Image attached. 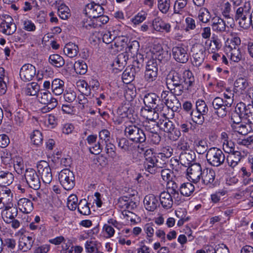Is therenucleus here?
<instances>
[{"instance_id": "9b49d317", "label": "nucleus", "mask_w": 253, "mask_h": 253, "mask_svg": "<svg viewBox=\"0 0 253 253\" xmlns=\"http://www.w3.org/2000/svg\"><path fill=\"white\" fill-rule=\"evenodd\" d=\"M102 2L100 3H96L94 2H91L86 5L84 9L85 14L90 18L95 19L104 14V9L101 5Z\"/></svg>"}, {"instance_id": "9d476101", "label": "nucleus", "mask_w": 253, "mask_h": 253, "mask_svg": "<svg viewBox=\"0 0 253 253\" xmlns=\"http://www.w3.org/2000/svg\"><path fill=\"white\" fill-rule=\"evenodd\" d=\"M37 169L39 173L41 174L42 181L45 184H50L52 180L51 169L47 162L41 161L37 164Z\"/></svg>"}, {"instance_id": "bf43d9fd", "label": "nucleus", "mask_w": 253, "mask_h": 253, "mask_svg": "<svg viewBox=\"0 0 253 253\" xmlns=\"http://www.w3.org/2000/svg\"><path fill=\"white\" fill-rule=\"evenodd\" d=\"M155 225L153 223H147L144 227V231L147 234V239L149 240V242H152L151 238L153 236L154 233V228Z\"/></svg>"}, {"instance_id": "4c0bfd02", "label": "nucleus", "mask_w": 253, "mask_h": 253, "mask_svg": "<svg viewBox=\"0 0 253 253\" xmlns=\"http://www.w3.org/2000/svg\"><path fill=\"white\" fill-rule=\"evenodd\" d=\"M194 186L190 182L183 183L180 186V192L183 196L188 197L194 191Z\"/></svg>"}, {"instance_id": "6e6552de", "label": "nucleus", "mask_w": 253, "mask_h": 253, "mask_svg": "<svg viewBox=\"0 0 253 253\" xmlns=\"http://www.w3.org/2000/svg\"><path fill=\"white\" fill-rule=\"evenodd\" d=\"M230 101H224L223 98L220 97L214 98L212 101V106L215 110V114L220 118L225 117L230 108Z\"/></svg>"}, {"instance_id": "4468645a", "label": "nucleus", "mask_w": 253, "mask_h": 253, "mask_svg": "<svg viewBox=\"0 0 253 253\" xmlns=\"http://www.w3.org/2000/svg\"><path fill=\"white\" fill-rule=\"evenodd\" d=\"M176 95L173 93L168 95L166 91H163L162 94V97L164 96V99L165 100L164 104H165L173 112H176L181 108V103L176 98Z\"/></svg>"}, {"instance_id": "412c9836", "label": "nucleus", "mask_w": 253, "mask_h": 253, "mask_svg": "<svg viewBox=\"0 0 253 253\" xmlns=\"http://www.w3.org/2000/svg\"><path fill=\"white\" fill-rule=\"evenodd\" d=\"M144 204L147 210L153 211L157 208L158 200L153 194H149L145 197Z\"/></svg>"}, {"instance_id": "423d86ee", "label": "nucleus", "mask_w": 253, "mask_h": 253, "mask_svg": "<svg viewBox=\"0 0 253 253\" xmlns=\"http://www.w3.org/2000/svg\"><path fill=\"white\" fill-rule=\"evenodd\" d=\"M143 102L146 108L160 112L162 111L165 107L164 102L157 94L153 92L144 93Z\"/></svg>"}, {"instance_id": "bb28decb", "label": "nucleus", "mask_w": 253, "mask_h": 253, "mask_svg": "<svg viewBox=\"0 0 253 253\" xmlns=\"http://www.w3.org/2000/svg\"><path fill=\"white\" fill-rule=\"evenodd\" d=\"M14 180V175L10 172L0 171V186L5 187L11 184Z\"/></svg>"}, {"instance_id": "e2e57ef3", "label": "nucleus", "mask_w": 253, "mask_h": 253, "mask_svg": "<svg viewBox=\"0 0 253 253\" xmlns=\"http://www.w3.org/2000/svg\"><path fill=\"white\" fill-rule=\"evenodd\" d=\"M158 76V71L146 70L145 72V79L148 82L155 81Z\"/></svg>"}, {"instance_id": "aec40b11", "label": "nucleus", "mask_w": 253, "mask_h": 253, "mask_svg": "<svg viewBox=\"0 0 253 253\" xmlns=\"http://www.w3.org/2000/svg\"><path fill=\"white\" fill-rule=\"evenodd\" d=\"M158 111L150 108H142L141 110V115L145 118L147 121H150L152 123H156L158 120L159 114Z\"/></svg>"}, {"instance_id": "f704fd0d", "label": "nucleus", "mask_w": 253, "mask_h": 253, "mask_svg": "<svg viewBox=\"0 0 253 253\" xmlns=\"http://www.w3.org/2000/svg\"><path fill=\"white\" fill-rule=\"evenodd\" d=\"M128 41V38L124 36H116L114 43L111 44V47L114 48V47L113 46L114 45L117 50H121L125 47L126 44L127 45Z\"/></svg>"}, {"instance_id": "603ef678", "label": "nucleus", "mask_w": 253, "mask_h": 253, "mask_svg": "<svg viewBox=\"0 0 253 253\" xmlns=\"http://www.w3.org/2000/svg\"><path fill=\"white\" fill-rule=\"evenodd\" d=\"M188 0H176L173 7V12L175 14H182V9L186 6Z\"/></svg>"}, {"instance_id": "6ab92c4d", "label": "nucleus", "mask_w": 253, "mask_h": 253, "mask_svg": "<svg viewBox=\"0 0 253 253\" xmlns=\"http://www.w3.org/2000/svg\"><path fill=\"white\" fill-rule=\"evenodd\" d=\"M215 173L212 169H206L203 171L202 180L203 183L206 185H213L215 180Z\"/></svg>"}, {"instance_id": "f03ea898", "label": "nucleus", "mask_w": 253, "mask_h": 253, "mask_svg": "<svg viewBox=\"0 0 253 253\" xmlns=\"http://www.w3.org/2000/svg\"><path fill=\"white\" fill-rule=\"evenodd\" d=\"M144 167L145 170L154 174L160 168H165L168 160L160 152H156L153 148L146 150L144 153Z\"/></svg>"}, {"instance_id": "a18cd8bd", "label": "nucleus", "mask_w": 253, "mask_h": 253, "mask_svg": "<svg viewBox=\"0 0 253 253\" xmlns=\"http://www.w3.org/2000/svg\"><path fill=\"white\" fill-rule=\"evenodd\" d=\"M205 50L203 49H200L198 52L193 53V63L194 65L199 67L204 62L205 55L204 54Z\"/></svg>"}, {"instance_id": "4be33fe9", "label": "nucleus", "mask_w": 253, "mask_h": 253, "mask_svg": "<svg viewBox=\"0 0 253 253\" xmlns=\"http://www.w3.org/2000/svg\"><path fill=\"white\" fill-rule=\"evenodd\" d=\"M172 196L169 192L163 191L159 196L160 203L162 206L165 209H170L173 205Z\"/></svg>"}, {"instance_id": "4d7b16f0", "label": "nucleus", "mask_w": 253, "mask_h": 253, "mask_svg": "<svg viewBox=\"0 0 253 253\" xmlns=\"http://www.w3.org/2000/svg\"><path fill=\"white\" fill-rule=\"evenodd\" d=\"M157 56V59L160 62L165 63L170 59L171 54L168 51L162 49L161 51L158 52Z\"/></svg>"}, {"instance_id": "1a4fd4ad", "label": "nucleus", "mask_w": 253, "mask_h": 253, "mask_svg": "<svg viewBox=\"0 0 253 253\" xmlns=\"http://www.w3.org/2000/svg\"><path fill=\"white\" fill-rule=\"evenodd\" d=\"M25 178L29 187L34 190L40 188L41 182L39 176L33 169H27L25 170Z\"/></svg>"}, {"instance_id": "f8f14e48", "label": "nucleus", "mask_w": 253, "mask_h": 253, "mask_svg": "<svg viewBox=\"0 0 253 253\" xmlns=\"http://www.w3.org/2000/svg\"><path fill=\"white\" fill-rule=\"evenodd\" d=\"M36 74V69L31 64H25L22 66L20 70V79L25 82L32 81Z\"/></svg>"}, {"instance_id": "2eb2a0df", "label": "nucleus", "mask_w": 253, "mask_h": 253, "mask_svg": "<svg viewBox=\"0 0 253 253\" xmlns=\"http://www.w3.org/2000/svg\"><path fill=\"white\" fill-rule=\"evenodd\" d=\"M39 101L42 104L51 103V108H55L57 105L56 99L53 97L51 93L47 90L41 89L37 94Z\"/></svg>"}, {"instance_id": "f257e3e1", "label": "nucleus", "mask_w": 253, "mask_h": 253, "mask_svg": "<svg viewBox=\"0 0 253 253\" xmlns=\"http://www.w3.org/2000/svg\"><path fill=\"white\" fill-rule=\"evenodd\" d=\"M167 85L171 92L177 96L181 95L185 89L193 86L194 77L191 72L172 71L167 77Z\"/></svg>"}, {"instance_id": "0eeeda50", "label": "nucleus", "mask_w": 253, "mask_h": 253, "mask_svg": "<svg viewBox=\"0 0 253 253\" xmlns=\"http://www.w3.org/2000/svg\"><path fill=\"white\" fill-rule=\"evenodd\" d=\"M59 180L66 190L72 189L75 185V177L73 172L68 169H62L59 173Z\"/></svg>"}, {"instance_id": "5701e85b", "label": "nucleus", "mask_w": 253, "mask_h": 253, "mask_svg": "<svg viewBox=\"0 0 253 253\" xmlns=\"http://www.w3.org/2000/svg\"><path fill=\"white\" fill-rule=\"evenodd\" d=\"M18 205L19 210L25 213L31 212L34 208L32 202L27 198L20 199L18 202Z\"/></svg>"}, {"instance_id": "69168bd1", "label": "nucleus", "mask_w": 253, "mask_h": 253, "mask_svg": "<svg viewBox=\"0 0 253 253\" xmlns=\"http://www.w3.org/2000/svg\"><path fill=\"white\" fill-rule=\"evenodd\" d=\"M181 136V131L179 128H175V127L168 133V137L172 141H175L178 139Z\"/></svg>"}, {"instance_id": "72a5a7b5", "label": "nucleus", "mask_w": 253, "mask_h": 253, "mask_svg": "<svg viewBox=\"0 0 253 253\" xmlns=\"http://www.w3.org/2000/svg\"><path fill=\"white\" fill-rule=\"evenodd\" d=\"M23 91L26 95L34 96L38 94L40 91V87L38 83L32 82L27 84Z\"/></svg>"}, {"instance_id": "864d4df0", "label": "nucleus", "mask_w": 253, "mask_h": 253, "mask_svg": "<svg viewBox=\"0 0 253 253\" xmlns=\"http://www.w3.org/2000/svg\"><path fill=\"white\" fill-rule=\"evenodd\" d=\"M70 9L65 4H61L58 8L59 16L64 20L67 19L70 16Z\"/></svg>"}, {"instance_id": "13d9d810", "label": "nucleus", "mask_w": 253, "mask_h": 253, "mask_svg": "<svg viewBox=\"0 0 253 253\" xmlns=\"http://www.w3.org/2000/svg\"><path fill=\"white\" fill-rule=\"evenodd\" d=\"M196 110L203 114L206 115L209 108L206 102L203 100H198L196 102Z\"/></svg>"}, {"instance_id": "09e8293b", "label": "nucleus", "mask_w": 253, "mask_h": 253, "mask_svg": "<svg viewBox=\"0 0 253 253\" xmlns=\"http://www.w3.org/2000/svg\"><path fill=\"white\" fill-rule=\"evenodd\" d=\"M190 115L191 117L192 120L198 125H202L203 124L205 121V118L204 117L205 114L201 113L197 110L196 111H192L190 112Z\"/></svg>"}, {"instance_id": "ddd939ff", "label": "nucleus", "mask_w": 253, "mask_h": 253, "mask_svg": "<svg viewBox=\"0 0 253 253\" xmlns=\"http://www.w3.org/2000/svg\"><path fill=\"white\" fill-rule=\"evenodd\" d=\"M202 167L200 164H191L187 169V175L191 179V181L194 183L199 181L201 177L202 178Z\"/></svg>"}, {"instance_id": "0e129e2a", "label": "nucleus", "mask_w": 253, "mask_h": 253, "mask_svg": "<svg viewBox=\"0 0 253 253\" xmlns=\"http://www.w3.org/2000/svg\"><path fill=\"white\" fill-rule=\"evenodd\" d=\"M210 13L207 9H201L199 11L198 18L200 21L203 23H207L210 19Z\"/></svg>"}, {"instance_id": "6e6d98bb", "label": "nucleus", "mask_w": 253, "mask_h": 253, "mask_svg": "<svg viewBox=\"0 0 253 253\" xmlns=\"http://www.w3.org/2000/svg\"><path fill=\"white\" fill-rule=\"evenodd\" d=\"M230 58L234 62H238L242 59V54L238 47H231Z\"/></svg>"}, {"instance_id": "a211bd4d", "label": "nucleus", "mask_w": 253, "mask_h": 253, "mask_svg": "<svg viewBox=\"0 0 253 253\" xmlns=\"http://www.w3.org/2000/svg\"><path fill=\"white\" fill-rule=\"evenodd\" d=\"M196 158V155L194 151H182L179 157L180 163L185 167H189L191 163Z\"/></svg>"}, {"instance_id": "8fccbe9b", "label": "nucleus", "mask_w": 253, "mask_h": 253, "mask_svg": "<svg viewBox=\"0 0 253 253\" xmlns=\"http://www.w3.org/2000/svg\"><path fill=\"white\" fill-rule=\"evenodd\" d=\"M153 25L154 29L158 31L165 30L167 32H169L170 30V25L169 23L164 22L162 20L157 21L155 20V21L153 22Z\"/></svg>"}, {"instance_id": "b1692460", "label": "nucleus", "mask_w": 253, "mask_h": 253, "mask_svg": "<svg viewBox=\"0 0 253 253\" xmlns=\"http://www.w3.org/2000/svg\"><path fill=\"white\" fill-rule=\"evenodd\" d=\"M51 89L55 95L62 94L64 90V81L59 79H55L51 84Z\"/></svg>"}, {"instance_id": "58836bf2", "label": "nucleus", "mask_w": 253, "mask_h": 253, "mask_svg": "<svg viewBox=\"0 0 253 253\" xmlns=\"http://www.w3.org/2000/svg\"><path fill=\"white\" fill-rule=\"evenodd\" d=\"M16 29L17 27L15 23L0 24V31L5 35H12L15 32Z\"/></svg>"}, {"instance_id": "338daca9", "label": "nucleus", "mask_w": 253, "mask_h": 253, "mask_svg": "<svg viewBox=\"0 0 253 253\" xmlns=\"http://www.w3.org/2000/svg\"><path fill=\"white\" fill-rule=\"evenodd\" d=\"M161 125L164 126V131L168 133L170 132L172 129L175 127L172 122L167 118L161 122Z\"/></svg>"}, {"instance_id": "052dcab7", "label": "nucleus", "mask_w": 253, "mask_h": 253, "mask_svg": "<svg viewBox=\"0 0 253 253\" xmlns=\"http://www.w3.org/2000/svg\"><path fill=\"white\" fill-rule=\"evenodd\" d=\"M231 4L229 2H225L224 5V8L222 11V14L225 18L227 20H229V21L233 23L234 18L232 17L230 15V12L231 9Z\"/></svg>"}, {"instance_id": "c03bdc74", "label": "nucleus", "mask_w": 253, "mask_h": 253, "mask_svg": "<svg viewBox=\"0 0 253 253\" xmlns=\"http://www.w3.org/2000/svg\"><path fill=\"white\" fill-rule=\"evenodd\" d=\"M139 43L137 41L133 40L127 43L126 52L130 53L133 56H134L136 53L138 52L139 49Z\"/></svg>"}, {"instance_id": "5fc2aeb1", "label": "nucleus", "mask_w": 253, "mask_h": 253, "mask_svg": "<svg viewBox=\"0 0 253 253\" xmlns=\"http://www.w3.org/2000/svg\"><path fill=\"white\" fill-rule=\"evenodd\" d=\"M105 152L106 154L111 158L115 159L117 156L116 152V146L112 143L108 142L105 143Z\"/></svg>"}, {"instance_id": "473e14b6", "label": "nucleus", "mask_w": 253, "mask_h": 253, "mask_svg": "<svg viewBox=\"0 0 253 253\" xmlns=\"http://www.w3.org/2000/svg\"><path fill=\"white\" fill-rule=\"evenodd\" d=\"M179 191H180V187L178 184L173 180H170L167 183V191L169 194L175 198L179 197Z\"/></svg>"}, {"instance_id": "a19ab883", "label": "nucleus", "mask_w": 253, "mask_h": 253, "mask_svg": "<svg viewBox=\"0 0 253 253\" xmlns=\"http://www.w3.org/2000/svg\"><path fill=\"white\" fill-rule=\"evenodd\" d=\"M49 62L56 67H61L65 64L63 58L59 54H52L49 57Z\"/></svg>"}, {"instance_id": "c9c22d12", "label": "nucleus", "mask_w": 253, "mask_h": 253, "mask_svg": "<svg viewBox=\"0 0 253 253\" xmlns=\"http://www.w3.org/2000/svg\"><path fill=\"white\" fill-rule=\"evenodd\" d=\"M250 105H248L247 106L245 103L240 102L237 104L235 111L238 112V114L242 119L246 120L248 113L250 111Z\"/></svg>"}, {"instance_id": "774afa93", "label": "nucleus", "mask_w": 253, "mask_h": 253, "mask_svg": "<svg viewBox=\"0 0 253 253\" xmlns=\"http://www.w3.org/2000/svg\"><path fill=\"white\" fill-rule=\"evenodd\" d=\"M116 36L112 35L110 31L106 32L102 36V40L106 44L114 43Z\"/></svg>"}, {"instance_id": "20e7f679", "label": "nucleus", "mask_w": 253, "mask_h": 253, "mask_svg": "<svg viewBox=\"0 0 253 253\" xmlns=\"http://www.w3.org/2000/svg\"><path fill=\"white\" fill-rule=\"evenodd\" d=\"M252 6L250 1H246L243 4L237 8L235 12L234 20L238 21L240 26L243 28L246 23H248L252 12Z\"/></svg>"}, {"instance_id": "c756f323", "label": "nucleus", "mask_w": 253, "mask_h": 253, "mask_svg": "<svg viewBox=\"0 0 253 253\" xmlns=\"http://www.w3.org/2000/svg\"><path fill=\"white\" fill-rule=\"evenodd\" d=\"M194 147L196 151L199 154H203L207 152L208 145L206 139H198L194 142Z\"/></svg>"}, {"instance_id": "7ed1b4c3", "label": "nucleus", "mask_w": 253, "mask_h": 253, "mask_svg": "<svg viewBox=\"0 0 253 253\" xmlns=\"http://www.w3.org/2000/svg\"><path fill=\"white\" fill-rule=\"evenodd\" d=\"M125 136L130 141L141 144L146 140V136L143 130L134 125L126 126L124 130Z\"/></svg>"}, {"instance_id": "3c124183", "label": "nucleus", "mask_w": 253, "mask_h": 253, "mask_svg": "<svg viewBox=\"0 0 253 253\" xmlns=\"http://www.w3.org/2000/svg\"><path fill=\"white\" fill-rule=\"evenodd\" d=\"M14 168L16 172L21 174L23 173L24 170V164L23 159L21 157H16L14 160Z\"/></svg>"}, {"instance_id": "dca6fc26", "label": "nucleus", "mask_w": 253, "mask_h": 253, "mask_svg": "<svg viewBox=\"0 0 253 253\" xmlns=\"http://www.w3.org/2000/svg\"><path fill=\"white\" fill-rule=\"evenodd\" d=\"M172 52L173 58L177 62L184 63L188 61L189 55L186 48L175 46L172 48Z\"/></svg>"}, {"instance_id": "79ce46f5", "label": "nucleus", "mask_w": 253, "mask_h": 253, "mask_svg": "<svg viewBox=\"0 0 253 253\" xmlns=\"http://www.w3.org/2000/svg\"><path fill=\"white\" fill-rule=\"evenodd\" d=\"M234 88L237 91L242 92L249 86L248 81L243 78H239L234 82Z\"/></svg>"}, {"instance_id": "37998d69", "label": "nucleus", "mask_w": 253, "mask_h": 253, "mask_svg": "<svg viewBox=\"0 0 253 253\" xmlns=\"http://www.w3.org/2000/svg\"><path fill=\"white\" fill-rule=\"evenodd\" d=\"M89 204L86 199H84L81 200L78 204V211L80 213L83 215H89L91 212Z\"/></svg>"}, {"instance_id": "49530a36", "label": "nucleus", "mask_w": 253, "mask_h": 253, "mask_svg": "<svg viewBox=\"0 0 253 253\" xmlns=\"http://www.w3.org/2000/svg\"><path fill=\"white\" fill-rule=\"evenodd\" d=\"M30 138L33 144L37 146H39L42 143V135L38 130H34L31 134Z\"/></svg>"}, {"instance_id": "7c9ffc66", "label": "nucleus", "mask_w": 253, "mask_h": 253, "mask_svg": "<svg viewBox=\"0 0 253 253\" xmlns=\"http://www.w3.org/2000/svg\"><path fill=\"white\" fill-rule=\"evenodd\" d=\"M83 83L82 84V85L83 87H84L85 85V89L86 91V92L85 93V95L86 96L91 95V89L93 90H96L98 89L100 85V84L98 81L97 80L94 79H91L89 81V84H87L84 81H83Z\"/></svg>"}, {"instance_id": "f3484780", "label": "nucleus", "mask_w": 253, "mask_h": 253, "mask_svg": "<svg viewBox=\"0 0 253 253\" xmlns=\"http://www.w3.org/2000/svg\"><path fill=\"white\" fill-rule=\"evenodd\" d=\"M118 147L124 152L129 153L135 149L134 144L126 137L117 138L116 139Z\"/></svg>"}, {"instance_id": "2f4dec72", "label": "nucleus", "mask_w": 253, "mask_h": 253, "mask_svg": "<svg viewBox=\"0 0 253 253\" xmlns=\"http://www.w3.org/2000/svg\"><path fill=\"white\" fill-rule=\"evenodd\" d=\"M64 53L70 58L76 56L79 52L78 46L74 43L67 44L63 49Z\"/></svg>"}, {"instance_id": "de8ad7c7", "label": "nucleus", "mask_w": 253, "mask_h": 253, "mask_svg": "<svg viewBox=\"0 0 253 253\" xmlns=\"http://www.w3.org/2000/svg\"><path fill=\"white\" fill-rule=\"evenodd\" d=\"M74 69L77 74L84 75L87 72V66L84 61L79 60L75 63Z\"/></svg>"}, {"instance_id": "393cba45", "label": "nucleus", "mask_w": 253, "mask_h": 253, "mask_svg": "<svg viewBox=\"0 0 253 253\" xmlns=\"http://www.w3.org/2000/svg\"><path fill=\"white\" fill-rule=\"evenodd\" d=\"M133 112L132 108L130 107L129 103H125L118 108L117 113L121 118H130V116Z\"/></svg>"}, {"instance_id": "a878e982", "label": "nucleus", "mask_w": 253, "mask_h": 253, "mask_svg": "<svg viewBox=\"0 0 253 253\" xmlns=\"http://www.w3.org/2000/svg\"><path fill=\"white\" fill-rule=\"evenodd\" d=\"M241 158V152L236 151L227 156L226 161L230 167L234 168L240 162Z\"/></svg>"}, {"instance_id": "39448f33", "label": "nucleus", "mask_w": 253, "mask_h": 253, "mask_svg": "<svg viewBox=\"0 0 253 253\" xmlns=\"http://www.w3.org/2000/svg\"><path fill=\"white\" fill-rule=\"evenodd\" d=\"M206 159L209 165L217 167L224 163L225 156L221 149L216 147H212L208 150Z\"/></svg>"}, {"instance_id": "ea45409f", "label": "nucleus", "mask_w": 253, "mask_h": 253, "mask_svg": "<svg viewBox=\"0 0 253 253\" xmlns=\"http://www.w3.org/2000/svg\"><path fill=\"white\" fill-rule=\"evenodd\" d=\"M128 59V56L126 52H123L119 54L113 62L114 66H118L119 67H124Z\"/></svg>"}, {"instance_id": "680f3d73", "label": "nucleus", "mask_w": 253, "mask_h": 253, "mask_svg": "<svg viewBox=\"0 0 253 253\" xmlns=\"http://www.w3.org/2000/svg\"><path fill=\"white\" fill-rule=\"evenodd\" d=\"M170 7V0H159L158 8L163 13H166Z\"/></svg>"}, {"instance_id": "c85d7f7f", "label": "nucleus", "mask_w": 253, "mask_h": 253, "mask_svg": "<svg viewBox=\"0 0 253 253\" xmlns=\"http://www.w3.org/2000/svg\"><path fill=\"white\" fill-rule=\"evenodd\" d=\"M213 22L211 25L212 29L213 31L224 32L226 31V27L228 26L226 24L225 21L220 17H217L213 19Z\"/></svg>"}, {"instance_id": "e433bc0d", "label": "nucleus", "mask_w": 253, "mask_h": 253, "mask_svg": "<svg viewBox=\"0 0 253 253\" xmlns=\"http://www.w3.org/2000/svg\"><path fill=\"white\" fill-rule=\"evenodd\" d=\"M150 126H146V130L149 131L148 137L150 142L154 144H158L161 141V137L157 132L156 129L150 128Z\"/></svg>"}, {"instance_id": "cd10ccee", "label": "nucleus", "mask_w": 253, "mask_h": 253, "mask_svg": "<svg viewBox=\"0 0 253 253\" xmlns=\"http://www.w3.org/2000/svg\"><path fill=\"white\" fill-rule=\"evenodd\" d=\"M138 73L130 66H128L122 74V80L124 83L129 84L132 82Z\"/></svg>"}]
</instances>
